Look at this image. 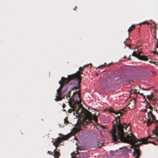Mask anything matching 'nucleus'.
I'll list each match as a JSON object with an SVG mask.
<instances>
[{
  "instance_id": "2eb2a0df",
  "label": "nucleus",
  "mask_w": 158,
  "mask_h": 158,
  "mask_svg": "<svg viewBox=\"0 0 158 158\" xmlns=\"http://www.w3.org/2000/svg\"><path fill=\"white\" fill-rule=\"evenodd\" d=\"M135 25L133 24V25H132L131 26L129 27V28L128 29V31H127L128 32L129 34H130V33L132 31V30L135 28Z\"/></svg>"
},
{
  "instance_id": "f704fd0d",
  "label": "nucleus",
  "mask_w": 158,
  "mask_h": 158,
  "mask_svg": "<svg viewBox=\"0 0 158 158\" xmlns=\"http://www.w3.org/2000/svg\"><path fill=\"white\" fill-rule=\"evenodd\" d=\"M103 66H104V65H102L101 66V67H103Z\"/></svg>"
},
{
  "instance_id": "1a4fd4ad",
  "label": "nucleus",
  "mask_w": 158,
  "mask_h": 158,
  "mask_svg": "<svg viewBox=\"0 0 158 158\" xmlns=\"http://www.w3.org/2000/svg\"><path fill=\"white\" fill-rule=\"evenodd\" d=\"M69 137V136H68V135H65L63 136L61 138L58 137L57 138L55 139V140L53 141V145L55 146L56 147V148L54 150H58L60 151V150L57 149V147H58L59 145L60 144L61 141L63 140H65L66 139H68Z\"/></svg>"
},
{
  "instance_id": "20e7f679",
  "label": "nucleus",
  "mask_w": 158,
  "mask_h": 158,
  "mask_svg": "<svg viewBox=\"0 0 158 158\" xmlns=\"http://www.w3.org/2000/svg\"><path fill=\"white\" fill-rule=\"evenodd\" d=\"M88 113L86 114L85 113H83L84 115H86L87 119L85 118L82 120H80L76 125L73 128V132L74 134H76L77 132L80 131L81 130V127H86L88 124V123L93 119L94 122L97 123H98L97 118L96 115L93 116L92 114L89 111L87 110Z\"/></svg>"
},
{
  "instance_id": "72a5a7b5",
  "label": "nucleus",
  "mask_w": 158,
  "mask_h": 158,
  "mask_svg": "<svg viewBox=\"0 0 158 158\" xmlns=\"http://www.w3.org/2000/svg\"><path fill=\"white\" fill-rule=\"evenodd\" d=\"M129 129L131 130V127H130V126L129 127Z\"/></svg>"
},
{
  "instance_id": "dca6fc26",
  "label": "nucleus",
  "mask_w": 158,
  "mask_h": 158,
  "mask_svg": "<svg viewBox=\"0 0 158 158\" xmlns=\"http://www.w3.org/2000/svg\"><path fill=\"white\" fill-rule=\"evenodd\" d=\"M153 134V135H149V136H148V137H149L148 138V139L149 138H151V139L155 138V139H156H156L157 138H156L157 137H158V136H156L154 135L153 134ZM156 142H157V141H156ZM157 142L156 143H155V145H156V144H157V142Z\"/></svg>"
},
{
  "instance_id": "a878e982",
  "label": "nucleus",
  "mask_w": 158,
  "mask_h": 158,
  "mask_svg": "<svg viewBox=\"0 0 158 158\" xmlns=\"http://www.w3.org/2000/svg\"><path fill=\"white\" fill-rule=\"evenodd\" d=\"M154 23L155 24L154 28H155V30H156V24L155 23V22H154Z\"/></svg>"
},
{
  "instance_id": "0eeeda50",
  "label": "nucleus",
  "mask_w": 158,
  "mask_h": 158,
  "mask_svg": "<svg viewBox=\"0 0 158 158\" xmlns=\"http://www.w3.org/2000/svg\"><path fill=\"white\" fill-rule=\"evenodd\" d=\"M156 95L153 93H151L150 95H146V98L149 101H147L146 98H145V101L147 102V104L146 105V107L147 108L149 109L150 110H153V107L150 104H151L154 105V103L152 102V101L153 102H156V100L157 99L156 97Z\"/></svg>"
},
{
  "instance_id": "4c0bfd02",
  "label": "nucleus",
  "mask_w": 158,
  "mask_h": 158,
  "mask_svg": "<svg viewBox=\"0 0 158 158\" xmlns=\"http://www.w3.org/2000/svg\"><path fill=\"white\" fill-rule=\"evenodd\" d=\"M65 111V110H64V111Z\"/></svg>"
},
{
  "instance_id": "4468645a",
  "label": "nucleus",
  "mask_w": 158,
  "mask_h": 158,
  "mask_svg": "<svg viewBox=\"0 0 158 158\" xmlns=\"http://www.w3.org/2000/svg\"><path fill=\"white\" fill-rule=\"evenodd\" d=\"M137 89H135L133 90H132L131 91V94H139L142 95L144 98H145V96L144 95L143 93H140L139 92H137Z\"/></svg>"
},
{
  "instance_id": "a211bd4d",
  "label": "nucleus",
  "mask_w": 158,
  "mask_h": 158,
  "mask_svg": "<svg viewBox=\"0 0 158 158\" xmlns=\"http://www.w3.org/2000/svg\"><path fill=\"white\" fill-rule=\"evenodd\" d=\"M109 111L110 113H113L115 114L116 111H115L113 109L110 108L109 110Z\"/></svg>"
},
{
  "instance_id": "cd10ccee",
  "label": "nucleus",
  "mask_w": 158,
  "mask_h": 158,
  "mask_svg": "<svg viewBox=\"0 0 158 158\" xmlns=\"http://www.w3.org/2000/svg\"><path fill=\"white\" fill-rule=\"evenodd\" d=\"M65 106V104H64L63 105H62V106H63V108H64Z\"/></svg>"
},
{
  "instance_id": "f03ea898",
  "label": "nucleus",
  "mask_w": 158,
  "mask_h": 158,
  "mask_svg": "<svg viewBox=\"0 0 158 158\" xmlns=\"http://www.w3.org/2000/svg\"><path fill=\"white\" fill-rule=\"evenodd\" d=\"M127 111L126 108H124L119 111H116L115 114H119L120 115L117 116L115 118V122H113V127L112 130H110L109 132L110 134H111L112 139H113L115 140H116V136L118 135V138L119 140H120L121 139L123 138L124 136V129L127 130V128L129 127V125H127V124L125 123H123L122 124L120 121V116L123 114H124Z\"/></svg>"
},
{
  "instance_id": "ea45409f",
  "label": "nucleus",
  "mask_w": 158,
  "mask_h": 158,
  "mask_svg": "<svg viewBox=\"0 0 158 158\" xmlns=\"http://www.w3.org/2000/svg\"><path fill=\"white\" fill-rule=\"evenodd\" d=\"M100 146H98V148H100Z\"/></svg>"
},
{
  "instance_id": "bb28decb",
  "label": "nucleus",
  "mask_w": 158,
  "mask_h": 158,
  "mask_svg": "<svg viewBox=\"0 0 158 158\" xmlns=\"http://www.w3.org/2000/svg\"><path fill=\"white\" fill-rule=\"evenodd\" d=\"M156 34L155 35V36L154 38V39H156L157 40V38H156Z\"/></svg>"
},
{
  "instance_id": "f257e3e1",
  "label": "nucleus",
  "mask_w": 158,
  "mask_h": 158,
  "mask_svg": "<svg viewBox=\"0 0 158 158\" xmlns=\"http://www.w3.org/2000/svg\"><path fill=\"white\" fill-rule=\"evenodd\" d=\"M127 132V131L126 132H124V136H123L122 139H121L120 140H119L118 139V136L117 135L115 137L116 139V140H115L113 139H112V141L114 142H122L131 144L135 147L133 155L134 156H135L136 155L135 158H139L140 155V150L139 149L140 145H141L142 144H147L149 143L155 144V143L154 142L148 141L149 137H145L138 140L133 134H131V135H130L129 134L128 135V133Z\"/></svg>"
},
{
  "instance_id": "b1692460",
  "label": "nucleus",
  "mask_w": 158,
  "mask_h": 158,
  "mask_svg": "<svg viewBox=\"0 0 158 158\" xmlns=\"http://www.w3.org/2000/svg\"><path fill=\"white\" fill-rule=\"evenodd\" d=\"M89 64H88L87 65H85L83 66V67L84 68L88 67L89 66Z\"/></svg>"
},
{
  "instance_id": "39448f33",
  "label": "nucleus",
  "mask_w": 158,
  "mask_h": 158,
  "mask_svg": "<svg viewBox=\"0 0 158 158\" xmlns=\"http://www.w3.org/2000/svg\"><path fill=\"white\" fill-rule=\"evenodd\" d=\"M71 81L70 79L69 78L68 76L67 78H65L64 77H62L61 80L59 82V84H60V87L57 90V95H56V98L55 99L56 101H59L61 100L63 98V94L61 91V90L64 85L66 84Z\"/></svg>"
},
{
  "instance_id": "9b49d317",
  "label": "nucleus",
  "mask_w": 158,
  "mask_h": 158,
  "mask_svg": "<svg viewBox=\"0 0 158 158\" xmlns=\"http://www.w3.org/2000/svg\"><path fill=\"white\" fill-rule=\"evenodd\" d=\"M133 99L134 100L133 103L130 102L128 105L129 106V108H131L132 109L134 108L136 106V99L135 98H134Z\"/></svg>"
},
{
  "instance_id": "473e14b6",
  "label": "nucleus",
  "mask_w": 158,
  "mask_h": 158,
  "mask_svg": "<svg viewBox=\"0 0 158 158\" xmlns=\"http://www.w3.org/2000/svg\"><path fill=\"white\" fill-rule=\"evenodd\" d=\"M126 56H124V58H126Z\"/></svg>"
},
{
  "instance_id": "5701e85b",
  "label": "nucleus",
  "mask_w": 158,
  "mask_h": 158,
  "mask_svg": "<svg viewBox=\"0 0 158 158\" xmlns=\"http://www.w3.org/2000/svg\"><path fill=\"white\" fill-rule=\"evenodd\" d=\"M154 54H157V55H158V52L156 51H154L153 52Z\"/></svg>"
},
{
  "instance_id": "4be33fe9",
  "label": "nucleus",
  "mask_w": 158,
  "mask_h": 158,
  "mask_svg": "<svg viewBox=\"0 0 158 158\" xmlns=\"http://www.w3.org/2000/svg\"><path fill=\"white\" fill-rule=\"evenodd\" d=\"M157 43L156 44L155 47L158 48V39H157Z\"/></svg>"
},
{
  "instance_id": "a19ab883",
  "label": "nucleus",
  "mask_w": 158,
  "mask_h": 158,
  "mask_svg": "<svg viewBox=\"0 0 158 158\" xmlns=\"http://www.w3.org/2000/svg\"><path fill=\"white\" fill-rule=\"evenodd\" d=\"M75 8H77V6H76V7H75Z\"/></svg>"
},
{
  "instance_id": "c756f323",
  "label": "nucleus",
  "mask_w": 158,
  "mask_h": 158,
  "mask_svg": "<svg viewBox=\"0 0 158 158\" xmlns=\"http://www.w3.org/2000/svg\"><path fill=\"white\" fill-rule=\"evenodd\" d=\"M154 33H155V34H156V30H155V31H154Z\"/></svg>"
},
{
  "instance_id": "c9c22d12",
  "label": "nucleus",
  "mask_w": 158,
  "mask_h": 158,
  "mask_svg": "<svg viewBox=\"0 0 158 158\" xmlns=\"http://www.w3.org/2000/svg\"><path fill=\"white\" fill-rule=\"evenodd\" d=\"M79 150H81V149H79Z\"/></svg>"
},
{
  "instance_id": "2f4dec72",
  "label": "nucleus",
  "mask_w": 158,
  "mask_h": 158,
  "mask_svg": "<svg viewBox=\"0 0 158 158\" xmlns=\"http://www.w3.org/2000/svg\"><path fill=\"white\" fill-rule=\"evenodd\" d=\"M126 46H127L129 47V45H126Z\"/></svg>"
},
{
  "instance_id": "7c9ffc66",
  "label": "nucleus",
  "mask_w": 158,
  "mask_h": 158,
  "mask_svg": "<svg viewBox=\"0 0 158 158\" xmlns=\"http://www.w3.org/2000/svg\"><path fill=\"white\" fill-rule=\"evenodd\" d=\"M149 62L150 63H152V62L151 61H150V60L149 61Z\"/></svg>"
},
{
  "instance_id": "c85d7f7f",
  "label": "nucleus",
  "mask_w": 158,
  "mask_h": 158,
  "mask_svg": "<svg viewBox=\"0 0 158 158\" xmlns=\"http://www.w3.org/2000/svg\"><path fill=\"white\" fill-rule=\"evenodd\" d=\"M48 153H49L50 154H52V153H51V152H50V151H48Z\"/></svg>"
},
{
  "instance_id": "aec40b11",
  "label": "nucleus",
  "mask_w": 158,
  "mask_h": 158,
  "mask_svg": "<svg viewBox=\"0 0 158 158\" xmlns=\"http://www.w3.org/2000/svg\"><path fill=\"white\" fill-rule=\"evenodd\" d=\"M84 68H85L83 67H83H80L79 68L78 71H83Z\"/></svg>"
},
{
  "instance_id": "423d86ee",
  "label": "nucleus",
  "mask_w": 158,
  "mask_h": 158,
  "mask_svg": "<svg viewBox=\"0 0 158 158\" xmlns=\"http://www.w3.org/2000/svg\"><path fill=\"white\" fill-rule=\"evenodd\" d=\"M83 71H77L74 74L68 75L71 81L74 80V82L79 86L81 80V75L83 74Z\"/></svg>"
},
{
  "instance_id": "f8f14e48",
  "label": "nucleus",
  "mask_w": 158,
  "mask_h": 158,
  "mask_svg": "<svg viewBox=\"0 0 158 158\" xmlns=\"http://www.w3.org/2000/svg\"><path fill=\"white\" fill-rule=\"evenodd\" d=\"M59 151L58 150H54V156L55 158H58L59 156H60V153L59 152Z\"/></svg>"
},
{
  "instance_id": "412c9836",
  "label": "nucleus",
  "mask_w": 158,
  "mask_h": 158,
  "mask_svg": "<svg viewBox=\"0 0 158 158\" xmlns=\"http://www.w3.org/2000/svg\"><path fill=\"white\" fill-rule=\"evenodd\" d=\"M143 90H150V88H148V89H144V88H141Z\"/></svg>"
},
{
  "instance_id": "393cba45",
  "label": "nucleus",
  "mask_w": 158,
  "mask_h": 158,
  "mask_svg": "<svg viewBox=\"0 0 158 158\" xmlns=\"http://www.w3.org/2000/svg\"><path fill=\"white\" fill-rule=\"evenodd\" d=\"M147 23L148 25H149L150 24V23L149 22H147L146 21H145L144 22H143V23Z\"/></svg>"
},
{
  "instance_id": "ddd939ff",
  "label": "nucleus",
  "mask_w": 158,
  "mask_h": 158,
  "mask_svg": "<svg viewBox=\"0 0 158 158\" xmlns=\"http://www.w3.org/2000/svg\"><path fill=\"white\" fill-rule=\"evenodd\" d=\"M138 59L140 60L144 61H147L148 59L147 56L143 55L140 56V55L139 56Z\"/></svg>"
},
{
  "instance_id": "7ed1b4c3",
  "label": "nucleus",
  "mask_w": 158,
  "mask_h": 158,
  "mask_svg": "<svg viewBox=\"0 0 158 158\" xmlns=\"http://www.w3.org/2000/svg\"><path fill=\"white\" fill-rule=\"evenodd\" d=\"M68 103L71 108L68 110V113H71L73 111H75L78 115L83 114V107L81 104V94L79 90L73 92Z\"/></svg>"
},
{
  "instance_id": "e433bc0d",
  "label": "nucleus",
  "mask_w": 158,
  "mask_h": 158,
  "mask_svg": "<svg viewBox=\"0 0 158 158\" xmlns=\"http://www.w3.org/2000/svg\"><path fill=\"white\" fill-rule=\"evenodd\" d=\"M90 64V65H92V64L90 63V64Z\"/></svg>"
},
{
  "instance_id": "58836bf2",
  "label": "nucleus",
  "mask_w": 158,
  "mask_h": 158,
  "mask_svg": "<svg viewBox=\"0 0 158 158\" xmlns=\"http://www.w3.org/2000/svg\"><path fill=\"white\" fill-rule=\"evenodd\" d=\"M101 144H102V143H100V145H101V146L102 145Z\"/></svg>"
},
{
  "instance_id": "9d476101",
  "label": "nucleus",
  "mask_w": 158,
  "mask_h": 158,
  "mask_svg": "<svg viewBox=\"0 0 158 158\" xmlns=\"http://www.w3.org/2000/svg\"><path fill=\"white\" fill-rule=\"evenodd\" d=\"M153 123H156V126L155 129L152 131L153 134L156 136H158V138L156 139V141L157 142V144L158 145V123L156 122H154Z\"/></svg>"
},
{
  "instance_id": "6e6552de",
  "label": "nucleus",
  "mask_w": 158,
  "mask_h": 158,
  "mask_svg": "<svg viewBox=\"0 0 158 158\" xmlns=\"http://www.w3.org/2000/svg\"><path fill=\"white\" fill-rule=\"evenodd\" d=\"M76 84L74 82H72L70 83V85H73V86H71L70 87H68L66 89H65L64 91H63L62 94H65L66 98L69 97V99L71 98L72 97L70 98L71 97V91L74 89H78L79 86L76 87L75 86V84Z\"/></svg>"
},
{
  "instance_id": "f3484780",
  "label": "nucleus",
  "mask_w": 158,
  "mask_h": 158,
  "mask_svg": "<svg viewBox=\"0 0 158 158\" xmlns=\"http://www.w3.org/2000/svg\"><path fill=\"white\" fill-rule=\"evenodd\" d=\"M132 56H134L138 59L139 55L137 54L135 52H133L132 53Z\"/></svg>"
},
{
  "instance_id": "6ab92c4d",
  "label": "nucleus",
  "mask_w": 158,
  "mask_h": 158,
  "mask_svg": "<svg viewBox=\"0 0 158 158\" xmlns=\"http://www.w3.org/2000/svg\"><path fill=\"white\" fill-rule=\"evenodd\" d=\"M67 119L68 118H66L64 119V124H65V125H67L69 123V122Z\"/></svg>"
}]
</instances>
